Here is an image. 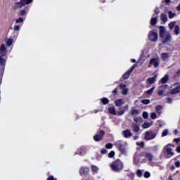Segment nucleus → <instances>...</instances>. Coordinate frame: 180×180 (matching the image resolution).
<instances>
[{"mask_svg": "<svg viewBox=\"0 0 180 180\" xmlns=\"http://www.w3.org/2000/svg\"><path fill=\"white\" fill-rule=\"evenodd\" d=\"M160 36L163 38L162 43L165 44L168 43V41H171V34H169V32H166L165 34V27L160 26Z\"/></svg>", "mask_w": 180, "mask_h": 180, "instance_id": "1", "label": "nucleus"}, {"mask_svg": "<svg viewBox=\"0 0 180 180\" xmlns=\"http://www.w3.org/2000/svg\"><path fill=\"white\" fill-rule=\"evenodd\" d=\"M115 146H117L122 154H126L127 153V142L119 141L116 143Z\"/></svg>", "mask_w": 180, "mask_h": 180, "instance_id": "2", "label": "nucleus"}, {"mask_svg": "<svg viewBox=\"0 0 180 180\" xmlns=\"http://www.w3.org/2000/svg\"><path fill=\"white\" fill-rule=\"evenodd\" d=\"M6 46L3 44L0 47V64L1 65H5V59L2 57H5L6 56Z\"/></svg>", "mask_w": 180, "mask_h": 180, "instance_id": "3", "label": "nucleus"}, {"mask_svg": "<svg viewBox=\"0 0 180 180\" xmlns=\"http://www.w3.org/2000/svg\"><path fill=\"white\" fill-rule=\"evenodd\" d=\"M123 168V164L119 159L113 162V171L115 172H120Z\"/></svg>", "mask_w": 180, "mask_h": 180, "instance_id": "4", "label": "nucleus"}, {"mask_svg": "<svg viewBox=\"0 0 180 180\" xmlns=\"http://www.w3.org/2000/svg\"><path fill=\"white\" fill-rule=\"evenodd\" d=\"M157 137V134L153 131H148L145 133L144 139L149 141L150 140H154V138Z\"/></svg>", "mask_w": 180, "mask_h": 180, "instance_id": "5", "label": "nucleus"}, {"mask_svg": "<svg viewBox=\"0 0 180 180\" xmlns=\"http://www.w3.org/2000/svg\"><path fill=\"white\" fill-rule=\"evenodd\" d=\"M105 137V131L100 130L97 132V134L94 136V141H101Z\"/></svg>", "mask_w": 180, "mask_h": 180, "instance_id": "6", "label": "nucleus"}, {"mask_svg": "<svg viewBox=\"0 0 180 180\" xmlns=\"http://www.w3.org/2000/svg\"><path fill=\"white\" fill-rule=\"evenodd\" d=\"M172 147L174 148L175 146L172 144H167L164 147V150L166 151L167 155H169L170 157H172L174 154V149H172Z\"/></svg>", "mask_w": 180, "mask_h": 180, "instance_id": "7", "label": "nucleus"}, {"mask_svg": "<svg viewBox=\"0 0 180 180\" xmlns=\"http://www.w3.org/2000/svg\"><path fill=\"white\" fill-rule=\"evenodd\" d=\"M137 68V65L134 64L133 65L131 68L127 71L123 75H122V78L123 79H127L129 78V77H130V75L131 74V72H133V70Z\"/></svg>", "mask_w": 180, "mask_h": 180, "instance_id": "8", "label": "nucleus"}, {"mask_svg": "<svg viewBox=\"0 0 180 180\" xmlns=\"http://www.w3.org/2000/svg\"><path fill=\"white\" fill-rule=\"evenodd\" d=\"M152 65L155 67V68H157V67H159L160 65V59L158 58H152L150 59L148 65V68H151Z\"/></svg>", "mask_w": 180, "mask_h": 180, "instance_id": "9", "label": "nucleus"}, {"mask_svg": "<svg viewBox=\"0 0 180 180\" xmlns=\"http://www.w3.org/2000/svg\"><path fill=\"white\" fill-rule=\"evenodd\" d=\"M148 38L151 41H157L158 39V34L156 31H150L149 32Z\"/></svg>", "mask_w": 180, "mask_h": 180, "instance_id": "10", "label": "nucleus"}, {"mask_svg": "<svg viewBox=\"0 0 180 180\" xmlns=\"http://www.w3.org/2000/svg\"><path fill=\"white\" fill-rule=\"evenodd\" d=\"M90 169L88 167H82L79 169L80 176H86L89 174Z\"/></svg>", "mask_w": 180, "mask_h": 180, "instance_id": "11", "label": "nucleus"}, {"mask_svg": "<svg viewBox=\"0 0 180 180\" xmlns=\"http://www.w3.org/2000/svg\"><path fill=\"white\" fill-rule=\"evenodd\" d=\"M33 0H20L19 2L17 3L19 8H23L25 5H29V4H32Z\"/></svg>", "mask_w": 180, "mask_h": 180, "instance_id": "12", "label": "nucleus"}, {"mask_svg": "<svg viewBox=\"0 0 180 180\" xmlns=\"http://www.w3.org/2000/svg\"><path fill=\"white\" fill-rule=\"evenodd\" d=\"M120 88L122 90V95H127L129 94V89L127 88V85L124 84H120Z\"/></svg>", "mask_w": 180, "mask_h": 180, "instance_id": "13", "label": "nucleus"}, {"mask_svg": "<svg viewBox=\"0 0 180 180\" xmlns=\"http://www.w3.org/2000/svg\"><path fill=\"white\" fill-rule=\"evenodd\" d=\"M75 154L77 155H85L86 154V148L85 146L80 147Z\"/></svg>", "mask_w": 180, "mask_h": 180, "instance_id": "14", "label": "nucleus"}, {"mask_svg": "<svg viewBox=\"0 0 180 180\" xmlns=\"http://www.w3.org/2000/svg\"><path fill=\"white\" fill-rule=\"evenodd\" d=\"M131 128L134 133H139V131H140V124L133 123L131 126Z\"/></svg>", "mask_w": 180, "mask_h": 180, "instance_id": "15", "label": "nucleus"}, {"mask_svg": "<svg viewBox=\"0 0 180 180\" xmlns=\"http://www.w3.org/2000/svg\"><path fill=\"white\" fill-rule=\"evenodd\" d=\"M156 81H157V75L153 77H149L146 80V84H150V85H153V84H154Z\"/></svg>", "mask_w": 180, "mask_h": 180, "instance_id": "16", "label": "nucleus"}, {"mask_svg": "<svg viewBox=\"0 0 180 180\" xmlns=\"http://www.w3.org/2000/svg\"><path fill=\"white\" fill-rule=\"evenodd\" d=\"M123 135H124V137H125L126 139H130V137L133 136V134H131V131H130V130L129 129L123 131Z\"/></svg>", "mask_w": 180, "mask_h": 180, "instance_id": "17", "label": "nucleus"}, {"mask_svg": "<svg viewBox=\"0 0 180 180\" xmlns=\"http://www.w3.org/2000/svg\"><path fill=\"white\" fill-rule=\"evenodd\" d=\"M160 20H162V22L163 23H167V22H168V17H167V14L161 13L160 14Z\"/></svg>", "mask_w": 180, "mask_h": 180, "instance_id": "18", "label": "nucleus"}, {"mask_svg": "<svg viewBox=\"0 0 180 180\" xmlns=\"http://www.w3.org/2000/svg\"><path fill=\"white\" fill-rule=\"evenodd\" d=\"M168 79H169V76H168V75H165V77L159 82V84L161 85V84H166Z\"/></svg>", "mask_w": 180, "mask_h": 180, "instance_id": "19", "label": "nucleus"}, {"mask_svg": "<svg viewBox=\"0 0 180 180\" xmlns=\"http://www.w3.org/2000/svg\"><path fill=\"white\" fill-rule=\"evenodd\" d=\"M180 91V86H177L173 89H172V91H170V95H175V94H178Z\"/></svg>", "mask_w": 180, "mask_h": 180, "instance_id": "20", "label": "nucleus"}, {"mask_svg": "<svg viewBox=\"0 0 180 180\" xmlns=\"http://www.w3.org/2000/svg\"><path fill=\"white\" fill-rule=\"evenodd\" d=\"M148 162V165L150 166H153V158H148V159H145L143 161H142V163H146Z\"/></svg>", "mask_w": 180, "mask_h": 180, "instance_id": "21", "label": "nucleus"}, {"mask_svg": "<svg viewBox=\"0 0 180 180\" xmlns=\"http://www.w3.org/2000/svg\"><path fill=\"white\" fill-rule=\"evenodd\" d=\"M123 103H124L123 99H118L115 101V105L117 106L118 108H120V106H122Z\"/></svg>", "mask_w": 180, "mask_h": 180, "instance_id": "22", "label": "nucleus"}, {"mask_svg": "<svg viewBox=\"0 0 180 180\" xmlns=\"http://www.w3.org/2000/svg\"><path fill=\"white\" fill-rule=\"evenodd\" d=\"M143 172H144V170L137 169L136 172V175L137 177L141 178L143 176Z\"/></svg>", "mask_w": 180, "mask_h": 180, "instance_id": "23", "label": "nucleus"}, {"mask_svg": "<svg viewBox=\"0 0 180 180\" xmlns=\"http://www.w3.org/2000/svg\"><path fill=\"white\" fill-rule=\"evenodd\" d=\"M167 15H169V19H173V18H175V16H176V13L172 12V11H169L167 12Z\"/></svg>", "mask_w": 180, "mask_h": 180, "instance_id": "24", "label": "nucleus"}, {"mask_svg": "<svg viewBox=\"0 0 180 180\" xmlns=\"http://www.w3.org/2000/svg\"><path fill=\"white\" fill-rule=\"evenodd\" d=\"M99 171V169L98 167L92 165L91 166V172H93V174H98Z\"/></svg>", "mask_w": 180, "mask_h": 180, "instance_id": "25", "label": "nucleus"}, {"mask_svg": "<svg viewBox=\"0 0 180 180\" xmlns=\"http://www.w3.org/2000/svg\"><path fill=\"white\" fill-rule=\"evenodd\" d=\"M175 25H176V22L175 21H172L171 22L169 23L168 26H169V29L170 30H172V29H174V27H175Z\"/></svg>", "mask_w": 180, "mask_h": 180, "instance_id": "26", "label": "nucleus"}, {"mask_svg": "<svg viewBox=\"0 0 180 180\" xmlns=\"http://www.w3.org/2000/svg\"><path fill=\"white\" fill-rule=\"evenodd\" d=\"M151 126H153L152 122H150V123L146 122V123L143 124L142 127H143V129H148V127H150Z\"/></svg>", "mask_w": 180, "mask_h": 180, "instance_id": "27", "label": "nucleus"}, {"mask_svg": "<svg viewBox=\"0 0 180 180\" xmlns=\"http://www.w3.org/2000/svg\"><path fill=\"white\" fill-rule=\"evenodd\" d=\"M134 164L135 166H137V167H140V165H141L139 158L134 159Z\"/></svg>", "mask_w": 180, "mask_h": 180, "instance_id": "28", "label": "nucleus"}, {"mask_svg": "<svg viewBox=\"0 0 180 180\" xmlns=\"http://www.w3.org/2000/svg\"><path fill=\"white\" fill-rule=\"evenodd\" d=\"M101 102L103 103V105H108V103H109V99L107 98H101Z\"/></svg>", "mask_w": 180, "mask_h": 180, "instance_id": "29", "label": "nucleus"}, {"mask_svg": "<svg viewBox=\"0 0 180 180\" xmlns=\"http://www.w3.org/2000/svg\"><path fill=\"white\" fill-rule=\"evenodd\" d=\"M168 57H169V55L167 53H163L161 54V58L163 60V61H165V60H167Z\"/></svg>", "mask_w": 180, "mask_h": 180, "instance_id": "30", "label": "nucleus"}, {"mask_svg": "<svg viewBox=\"0 0 180 180\" xmlns=\"http://www.w3.org/2000/svg\"><path fill=\"white\" fill-rule=\"evenodd\" d=\"M158 19V17H154V18H151L150 25H152V26H154L157 23Z\"/></svg>", "mask_w": 180, "mask_h": 180, "instance_id": "31", "label": "nucleus"}, {"mask_svg": "<svg viewBox=\"0 0 180 180\" xmlns=\"http://www.w3.org/2000/svg\"><path fill=\"white\" fill-rule=\"evenodd\" d=\"M179 30H180L179 26L176 25L174 27V33H175V34H176V36H178V34H180Z\"/></svg>", "mask_w": 180, "mask_h": 180, "instance_id": "32", "label": "nucleus"}, {"mask_svg": "<svg viewBox=\"0 0 180 180\" xmlns=\"http://www.w3.org/2000/svg\"><path fill=\"white\" fill-rule=\"evenodd\" d=\"M139 113H140V112L136 109H133L131 112V114L132 115V116H136V115H139Z\"/></svg>", "mask_w": 180, "mask_h": 180, "instance_id": "33", "label": "nucleus"}, {"mask_svg": "<svg viewBox=\"0 0 180 180\" xmlns=\"http://www.w3.org/2000/svg\"><path fill=\"white\" fill-rule=\"evenodd\" d=\"M6 44H7V46H11L12 44H13V39H8L6 41Z\"/></svg>", "mask_w": 180, "mask_h": 180, "instance_id": "34", "label": "nucleus"}, {"mask_svg": "<svg viewBox=\"0 0 180 180\" xmlns=\"http://www.w3.org/2000/svg\"><path fill=\"white\" fill-rule=\"evenodd\" d=\"M155 109L159 115H161V110L162 109V107L161 105H157L155 107Z\"/></svg>", "mask_w": 180, "mask_h": 180, "instance_id": "35", "label": "nucleus"}, {"mask_svg": "<svg viewBox=\"0 0 180 180\" xmlns=\"http://www.w3.org/2000/svg\"><path fill=\"white\" fill-rule=\"evenodd\" d=\"M155 89V87H152L150 89L146 91V94L147 95H151V94H153L154 92V90Z\"/></svg>", "mask_w": 180, "mask_h": 180, "instance_id": "36", "label": "nucleus"}, {"mask_svg": "<svg viewBox=\"0 0 180 180\" xmlns=\"http://www.w3.org/2000/svg\"><path fill=\"white\" fill-rule=\"evenodd\" d=\"M124 114V110H121L117 112V115H120V116H122V115ZM113 115H117L116 110H113Z\"/></svg>", "mask_w": 180, "mask_h": 180, "instance_id": "37", "label": "nucleus"}, {"mask_svg": "<svg viewBox=\"0 0 180 180\" xmlns=\"http://www.w3.org/2000/svg\"><path fill=\"white\" fill-rule=\"evenodd\" d=\"M169 134V131L168 129H165L162 132V137H165V136H168Z\"/></svg>", "mask_w": 180, "mask_h": 180, "instance_id": "38", "label": "nucleus"}, {"mask_svg": "<svg viewBox=\"0 0 180 180\" xmlns=\"http://www.w3.org/2000/svg\"><path fill=\"white\" fill-rule=\"evenodd\" d=\"M143 157H146V158H153V155L151 153H143Z\"/></svg>", "mask_w": 180, "mask_h": 180, "instance_id": "39", "label": "nucleus"}, {"mask_svg": "<svg viewBox=\"0 0 180 180\" xmlns=\"http://www.w3.org/2000/svg\"><path fill=\"white\" fill-rule=\"evenodd\" d=\"M105 148H108V150H110V148H113V144L109 143H107L105 145Z\"/></svg>", "mask_w": 180, "mask_h": 180, "instance_id": "40", "label": "nucleus"}, {"mask_svg": "<svg viewBox=\"0 0 180 180\" xmlns=\"http://www.w3.org/2000/svg\"><path fill=\"white\" fill-rule=\"evenodd\" d=\"M150 177V173L149 172L146 171L144 174V178L148 179Z\"/></svg>", "mask_w": 180, "mask_h": 180, "instance_id": "41", "label": "nucleus"}, {"mask_svg": "<svg viewBox=\"0 0 180 180\" xmlns=\"http://www.w3.org/2000/svg\"><path fill=\"white\" fill-rule=\"evenodd\" d=\"M141 102L142 103H143V105H148V103H150V100L145 99V100H143Z\"/></svg>", "mask_w": 180, "mask_h": 180, "instance_id": "42", "label": "nucleus"}, {"mask_svg": "<svg viewBox=\"0 0 180 180\" xmlns=\"http://www.w3.org/2000/svg\"><path fill=\"white\" fill-rule=\"evenodd\" d=\"M150 117H151V119H155L156 117H157V113H155V112H152L151 114H150Z\"/></svg>", "mask_w": 180, "mask_h": 180, "instance_id": "43", "label": "nucleus"}, {"mask_svg": "<svg viewBox=\"0 0 180 180\" xmlns=\"http://www.w3.org/2000/svg\"><path fill=\"white\" fill-rule=\"evenodd\" d=\"M46 180H57V179H56V178L54 177V176L50 175V176H49V177L47 178Z\"/></svg>", "mask_w": 180, "mask_h": 180, "instance_id": "44", "label": "nucleus"}, {"mask_svg": "<svg viewBox=\"0 0 180 180\" xmlns=\"http://www.w3.org/2000/svg\"><path fill=\"white\" fill-rule=\"evenodd\" d=\"M26 15V10H22L20 13V16H25Z\"/></svg>", "mask_w": 180, "mask_h": 180, "instance_id": "45", "label": "nucleus"}, {"mask_svg": "<svg viewBox=\"0 0 180 180\" xmlns=\"http://www.w3.org/2000/svg\"><path fill=\"white\" fill-rule=\"evenodd\" d=\"M16 23H22L23 22V18H19L15 20Z\"/></svg>", "mask_w": 180, "mask_h": 180, "instance_id": "46", "label": "nucleus"}, {"mask_svg": "<svg viewBox=\"0 0 180 180\" xmlns=\"http://www.w3.org/2000/svg\"><path fill=\"white\" fill-rule=\"evenodd\" d=\"M136 146H140V147H144V142H136Z\"/></svg>", "mask_w": 180, "mask_h": 180, "instance_id": "47", "label": "nucleus"}, {"mask_svg": "<svg viewBox=\"0 0 180 180\" xmlns=\"http://www.w3.org/2000/svg\"><path fill=\"white\" fill-rule=\"evenodd\" d=\"M143 117H144V119H147V117H148V112H143Z\"/></svg>", "mask_w": 180, "mask_h": 180, "instance_id": "48", "label": "nucleus"}, {"mask_svg": "<svg viewBox=\"0 0 180 180\" xmlns=\"http://www.w3.org/2000/svg\"><path fill=\"white\" fill-rule=\"evenodd\" d=\"M174 165L175 167H176L177 168H179L180 167V161H176L174 162Z\"/></svg>", "mask_w": 180, "mask_h": 180, "instance_id": "49", "label": "nucleus"}, {"mask_svg": "<svg viewBox=\"0 0 180 180\" xmlns=\"http://www.w3.org/2000/svg\"><path fill=\"white\" fill-rule=\"evenodd\" d=\"M101 154H108V150L103 148L101 151Z\"/></svg>", "mask_w": 180, "mask_h": 180, "instance_id": "50", "label": "nucleus"}, {"mask_svg": "<svg viewBox=\"0 0 180 180\" xmlns=\"http://www.w3.org/2000/svg\"><path fill=\"white\" fill-rule=\"evenodd\" d=\"M113 93L114 95H119V89L117 88L115 89Z\"/></svg>", "mask_w": 180, "mask_h": 180, "instance_id": "51", "label": "nucleus"}, {"mask_svg": "<svg viewBox=\"0 0 180 180\" xmlns=\"http://www.w3.org/2000/svg\"><path fill=\"white\" fill-rule=\"evenodd\" d=\"M158 94L160 96H162V95H164V90H159Z\"/></svg>", "mask_w": 180, "mask_h": 180, "instance_id": "52", "label": "nucleus"}, {"mask_svg": "<svg viewBox=\"0 0 180 180\" xmlns=\"http://www.w3.org/2000/svg\"><path fill=\"white\" fill-rule=\"evenodd\" d=\"M109 158H113V150H111L108 154Z\"/></svg>", "mask_w": 180, "mask_h": 180, "instance_id": "53", "label": "nucleus"}, {"mask_svg": "<svg viewBox=\"0 0 180 180\" xmlns=\"http://www.w3.org/2000/svg\"><path fill=\"white\" fill-rule=\"evenodd\" d=\"M109 113L113 115V107H111L108 109Z\"/></svg>", "mask_w": 180, "mask_h": 180, "instance_id": "54", "label": "nucleus"}, {"mask_svg": "<svg viewBox=\"0 0 180 180\" xmlns=\"http://www.w3.org/2000/svg\"><path fill=\"white\" fill-rule=\"evenodd\" d=\"M179 75H180V70H178L176 72V74H175L174 77H179Z\"/></svg>", "mask_w": 180, "mask_h": 180, "instance_id": "55", "label": "nucleus"}, {"mask_svg": "<svg viewBox=\"0 0 180 180\" xmlns=\"http://www.w3.org/2000/svg\"><path fill=\"white\" fill-rule=\"evenodd\" d=\"M20 27H19V25H15L14 26V30H16L18 32V30H20Z\"/></svg>", "mask_w": 180, "mask_h": 180, "instance_id": "56", "label": "nucleus"}, {"mask_svg": "<svg viewBox=\"0 0 180 180\" xmlns=\"http://www.w3.org/2000/svg\"><path fill=\"white\" fill-rule=\"evenodd\" d=\"M158 13H160V9L159 8H156L155 10V15H158Z\"/></svg>", "mask_w": 180, "mask_h": 180, "instance_id": "57", "label": "nucleus"}, {"mask_svg": "<svg viewBox=\"0 0 180 180\" xmlns=\"http://www.w3.org/2000/svg\"><path fill=\"white\" fill-rule=\"evenodd\" d=\"M167 103H172V98H167Z\"/></svg>", "mask_w": 180, "mask_h": 180, "instance_id": "58", "label": "nucleus"}, {"mask_svg": "<svg viewBox=\"0 0 180 180\" xmlns=\"http://www.w3.org/2000/svg\"><path fill=\"white\" fill-rule=\"evenodd\" d=\"M174 141H175V143H179L180 139H179V138H178V139H174Z\"/></svg>", "mask_w": 180, "mask_h": 180, "instance_id": "59", "label": "nucleus"}, {"mask_svg": "<svg viewBox=\"0 0 180 180\" xmlns=\"http://www.w3.org/2000/svg\"><path fill=\"white\" fill-rule=\"evenodd\" d=\"M139 120H140V118H139V117L134 118V122H136V123H137L139 122Z\"/></svg>", "mask_w": 180, "mask_h": 180, "instance_id": "60", "label": "nucleus"}, {"mask_svg": "<svg viewBox=\"0 0 180 180\" xmlns=\"http://www.w3.org/2000/svg\"><path fill=\"white\" fill-rule=\"evenodd\" d=\"M176 151L177 153H180V146H178L176 148Z\"/></svg>", "mask_w": 180, "mask_h": 180, "instance_id": "61", "label": "nucleus"}, {"mask_svg": "<svg viewBox=\"0 0 180 180\" xmlns=\"http://www.w3.org/2000/svg\"><path fill=\"white\" fill-rule=\"evenodd\" d=\"M170 169H172V171H174L175 170V166H171Z\"/></svg>", "mask_w": 180, "mask_h": 180, "instance_id": "62", "label": "nucleus"}, {"mask_svg": "<svg viewBox=\"0 0 180 180\" xmlns=\"http://www.w3.org/2000/svg\"><path fill=\"white\" fill-rule=\"evenodd\" d=\"M134 140H139V136H134Z\"/></svg>", "mask_w": 180, "mask_h": 180, "instance_id": "63", "label": "nucleus"}, {"mask_svg": "<svg viewBox=\"0 0 180 180\" xmlns=\"http://www.w3.org/2000/svg\"><path fill=\"white\" fill-rule=\"evenodd\" d=\"M110 167H111L112 170H113V163L112 162L111 165H110Z\"/></svg>", "mask_w": 180, "mask_h": 180, "instance_id": "64", "label": "nucleus"}]
</instances>
